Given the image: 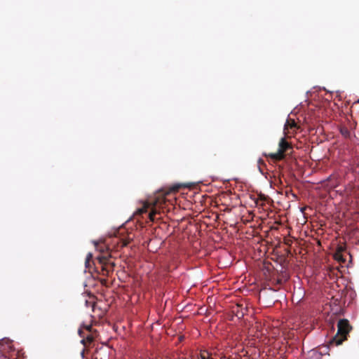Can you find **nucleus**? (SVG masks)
I'll return each instance as SVG.
<instances>
[{"label": "nucleus", "mask_w": 359, "mask_h": 359, "mask_svg": "<svg viewBox=\"0 0 359 359\" xmlns=\"http://www.w3.org/2000/svg\"><path fill=\"white\" fill-rule=\"evenodd\" d=\"M181 187L180 184H175L170 187L168 190H159L154 198L149 199L144 203L143 207L140 208L137 212L142 215L147 212L148 209H150L149 214V219L154 221L156 219V215H160L161 211L163 209V205L166 202L165 196L170 193L178 191Z\"/></svg>", "instance_id": "f257e3e1"}, {"label": "nucleus", "mask_w": 359, "mask_h": 359, "mask_svg": "<svg viewBox=\"0 0 359 359\" xmlns=\"http://www.w3.org/2000/svg\"><path fill=\"white\" fill-rule=\"evenodd\" d=\"M352 327L347 319H340L337 323V332L330 340L328 346H337L342 344L348 339Z\"/></svg>", "instance_id": "f03ea898"}, {"label": "nucleus", "mask_w": 359, "mask_h": 359, "mask_svg": "<svg viewBox=\"0 0 359 359\" xmlns=\"http://www.w3.org/2000/svg\"><path fill=\"white\" fill-rule=\"evenodd\" d=\"M298 128V126L294 119L287 118L284 126V130H288L289 129L295 130ZM286 133V132H285Z\"/></svg>", "instance_id": "6e6552de"}, {"label": "nucleus", "mask_w": 359, "mask_h": 359, "mask_svg": "<svg viewBox=\"0 0 359 359\" xmlns=\"http://www.w3.org/2000/svg\"><path fill=\"white\" fill-rule=\"evenodd\" d=\"M91 258H92V255L90 253H89L87 255L86 263L88 264L89 262V261L91 259Z\"/></svg>", "instance_id": "2eb2a0df"}, {"label": "nucleus", "mask_w": 359, "mask_h": 359, "mask_svg": "<svg viewBox=\"0 0 359 359\" xmlns=\"http://www.w3.org/2000/svg\"><path fill=\"white\" fill-rule=\"evenodd\" d=\"M340 133L341 134L346 138H348L350 137L351 133L349 130L346 127H342L340 128Z\"/></svg>", "instance_id": "9d476101"}, {"label": "nucleus", "mask_w": 359, "mask_h": 359, "mask_svg": "<svg viewBox=\"0 0 359 359\" xmlns=\"http://www.w3.org/2000/svg\"><path fill=\"white\" fill-rule=\"evenodd\" d=\"M94 245H95L96 250L100 252V255H111V253L109 252V248H108L107 244H105L104 243H103L102 241L101 242H95V241Z\"/></svg>", "instance_id": "423d86ee"}, {"label": "nucleus", "mask_w": 359, "mask_h": 359, "mask_svg": "<svg viewBox=\"0 0 359 359\" xmlns=\"http://www.w3.org/2000/svg\"><path fill=\"white\" fill-rule=\"evenodd\" d=\"M79 334L82 337L81 343L86 347L90 345L93 342L95 338L97 336L96 331H95L94 333H88L87 334H85L81 329L79 330Z\"/></svg>", "instance_id": "39448f33"}, {"label": "nucleus", "mask_w": 359, "mask_h": 359, "mask_svg": "<svg viewBox=\"0 0 359 359\" xmlns=\"http://www.w3.org/2000/svg\"><path fill=\"white\" fill-rule=\"evenodd\" d=\"M233 312L238 318H243L247 312V308L243 307V304H237L233 309Z\"/></svg>", "instance_id": "0eeeda50"}, {"label": "nucleus", "mask_w": 359, "mask_h": 359, "mask_svg": "<svg viewBox=\"0 0 359 359\" xmlns=\"http://www.w3.org/2000/svg\"><path fill=\"white\" fill-rule=\"evenodd\" d=\"M334 257L336 259L344 262L346 260L342 257L341 253H335Z\"/></svg>", "instance_id": "ddd939ff"}, {"label": "nucleus", "mask_w": 359, "mask_h": 359, "mask_svg": "<svg viewBox=\"0 0 359 359\" xmlns=\"http://www.w3.org/2000/svg\"><path fill=\"white\" fill-rule=\"evenodd\" d=\"M4 342L8 343V339H6V340L3 339V340L0 341V346H1V345H3V344H4Z\"/></svg>", "instance_id": "dca6fc26"}, {"label": "nucleus", "mask_w": 359, "mask_h": 359, "mask_svg": "<svg viewBox=\"0 0 359 359\" xmlns=\"http://www.w3.org/2000/svg\"><path fill=\"white\" fill-rule=\"evenodd\" d=\"M83 328L85 329L86 331H88V333H94V332L95 331V330H93L91 325L83 324V325H82L81 329L82 330Z\"/></svg>", "instance_id": "f8f14e48"}, {"label": "nucleus", "mask_w": 359, "mask_h": 359, "mask_svg": "<svg viewBox=\"0 0 359 359\" xmlns=\"http://www.w3.org/2000/svg\"><path fill=\"white\" fill-rule=\"evenodd\" d=\"M263 163V160L259 159V163Z\"/></svg>", "instance_id": "f3484780"}, {"label": "nucleus", "mask_w": 359, "mask_h": 359, "mask_svg": "<svg viewBox=\"0 0 359 359\" xmlns=\"http://www.w3.org/2000/svg\"><path fill=\"white\" fill-rule=\"evenodd\" d=\"M345 250V248L344 247H342V246H339L337 248V252L336 253H341L343 251Z\"/></svg>", "instance_id": "4468645a"}, {"label": "nucleus", "mask_w": 359, "mask_h": 359, "mask_svg": "<svg viewBox=\"0 0 359 359\" xmlns=\"http://www.w3.org/2000/svg\"><path fill=\"white\" fill-rule=\"evenodd\" d=\"M293 148L289 142L285 137H282L278 142V149L277 152L264 154L266 157L269 158L273 162L283 160L287 155L292 152Z\"/></svg>", "instance_id": "7ed1b4c3"}, {"label": "nucleus", "mask_w": 359, "mask_h": 359, "mask_svg": "<svg viewBox=\"0 0 359 359\" xmlns=\"http://www.w3.org/2000/svg\"><path fill=\"white\" fill-rule=\"evenodd\" d=\"M116 243L118 244V247L120 246V248H122L123 247L127 246L130 243L132 238H116ZM114 242L115 243V241H114Z\"/></svg>", "instance_id": "1a4fd4ad"}, {"label": "nucleus", "mask_w": 359, "mask_h": 359, "mask_svg": "<svg viewBox=\"0 0 359 359\" xmlns=\"http://www.w3.org/2000/svg\"><path fill=\"white\" fill-rule=\"evenodd\" d=\"M111 255H98L97 260L101 265L102 273L103 276H108L111 272L114 271L115 264L110 259Z\"/></svg>", "instance_id": "20e7f679"}, {"label": "nucleus", "mask_w": 359, "mask_h": 359, "mask_svg": "<svg viewBox=\"0 0 359 359\" xmlns=\"http://www.w3.org/2000/svg\"><path fill=\"white\" fill-rule=\"evenodd\" d=\"M199 359H212L210 354L207 351H201Z\"/></svg>", "instance_id": "9b49d317"}]
</instances>
